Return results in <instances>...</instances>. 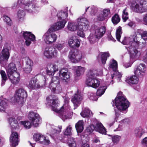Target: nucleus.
<instances>
[{
  "mask_svg": "<svg viewBox=\"0 0 147 147\" xmlns=\"http://www.w3.org/2000/svg\"><path fill=\"white\" fill-rule=\"evenodd\" d=\"M122 33V29L120 27L117 29L116 31V36L117 40L120 41L124 45H128L126 47L127 50L129 52L130 55L133 58L139 57L140 55V51H138L136 49L132 47L133 46L137 47L139 46L138 40L141 38L143 40H147V31H144L141 32V30H138L136 32L135 34L132 38L125 37L122 41H120L121 35Z\"/></svg>",
  "mask_w": 147,
  "mask_h": 147,
  "instance_id": "1",
  "label": "nucleus"
},
{
  "mask_svg": "<svg viewBox=\"0 0 147 147\" xmlns=\"http://www.w3.org/2000/svg\"><path fill=\"white\" fill-rule=\"evenodd\" d=\"M116 107L120 112L125 113L127 111V109L129 106V103L124 97L121 92H119L114 100L113 101Z\"/></svg>",
  "mask_w": 147,
  "mask_h": 147,
  "instance_id": "2",
  "label": "nucleus"
},
{
  "mask_svg": "<svg viewBox=\"0 0 147 147\" xmlns=\"http://www.w3.org/2000/svg\"><path fill=\"white\" fill-rule=\"evenodd\" d=\"M28 118L31 123L29 121H21L19 122L20 124L23 125L26 129H29L31 127V123L34 127H36L38 126L39 123L41 119L38 114L33 112H30L28 114Z\"/></svg>",
  "mask_w": 147,
  "mask_h": 147,
  "instance_id": "3",
  "label": "nucleus"
},
{
  "mask_svg": "<svg viewBox=\"0 0 147 147\" xmlns=\"http://www.w3.org/2000/svg\"><path fill=\"white\" fill-rule=\"evenodd\" d=\"M51 98V96H49L47 98V100L48 102V105L52 107V110L54 111L57 113H60L62 111V109L64 108H69V107L70 108L68 105L69 100V98H65L64 100L65 104L61 107V108L57 107L59 106V104L58 103L57 100L56 99H52Z\"/></svg>",
  "mask_w": 147,
  "mask_h": 147,
  "instance_id": "4",
  "label": "nucleus"
},
{
  "mask_svg": "<svg viewBox=\"0 0 147 147\" xmlns=\"http://www.w3.org/2000/svg\"><path fill=\"white\" fill-rule=\"evenodd\" d=\"M130 7L134 11L137 13H142L147 12V3L144 0L139 2L133 1L131 2Z\"/></svg>",
  "mask_w": 147,
  "mask_h": 147,
  "instance_id": "5",
  "label": "nucleus"
},
{
  "mask_svg": "<svg viewBox=\"0 0 147 147\" xmlns=\"http://www.w3.org/2000/svg\"><path fill=\"white\" fill-rule=\"evenodd\" d=\"M78 22V29L79 31L77 32L78 36L82 37L84 36V31L87 30L89 27V22L85 18L81 17L77 20Z\"/></svg>",
  "mask_w": 147,
  "mask_h": 147,
  "instance_id": "6",
  "label": "nucleus"
},
{
  "mask_svg": "<svg viewBox=\"0 0 147 147\" xmlns=\"http://www.w3.org/2000/svg\"><path fill=\"white\" fill-rule=\"evenodd\" d=\"M27 95L26 91L23 89L20 88L16 91L14 97L12 99L14 102L22 105L24 102Z\"/></svg>",
  "mask_w": 147,
  "mask_h": 147,
  "instance_id": "7",
  "label": "nucleus"
},
{
  "mask_svg": "<svg viewBox=\"0 0 147 147\" xmlns=\"http://www.w3.org/2000/svg\"><path fill=\"white\" fill-rule=\"evenodd\" d=\"M59 83V77L58 76H54L52 79L51 82L49 85V87L54 92L57 93H59L62 90Z\"/></svg>",
  "mask_w": 147,
  "mask_h": 147,
  "instance_id": "8",
  "label": "nucleus"
},
{
  "mask_svg": "<svg viewBox=\"0 0 147 147\" xmlns=\"http://www.w3.org/2000/svg\"><path fill=\"white\" fill-rule=\"evenodd\" d=\"M68 57L72 62L78 63L82 58V55L81 52L77 50H71L69 52Z\"/></svg>",
  "mask_w": 147,
  "mask_h": 147,
  "instance_id": "9",
  "label": "nucleus"
},
{
  "mask_svg": "<svg viewBox=\"0 0 147 147\" xmlns=\"http://www.w3.org/2000/svg\"><path fill=\"white\" fill-rule=\"evenodd\" d=\"M53 32L49 31V29L44 35L43 38L47 44H52L56 41L57 36Z\"/></svg>",
  "mask_w": 147,
  "mask_h": 147,
  "instance_id": "10",
  "label": "nucleus"
},
{
  "mask_svg": "<svg viewBox=\"0 0 147 147\" xmlns=\"http://www.w3.org/2000/svg\"><path fill=\"white\" fill-rule=\"evenodd\" d=\"M43 55L46 58L51 59L57 56L58 52L55 48L53 47H47L45 49Z\"/></svg>",
  "mask_w": 147,
  "mask_h": 147,
  "instance_id": "11",
  "label": "nucleus"
},
{
  "mask_svg": "<svg viewBox=\"0 0 147 147\" xmlns=\"http://www.w3.org/2000/svg\"><path fill=\"white\" fill-rule=\"evenodd\" d=\"M34 139L36 141L44 145H48L50 141L49 139L44 135L39 133H36L33 135Z\"/></svg>",
  "mask_w": 147,
  "mask_h": 147,
  "instance_id": "12",
  "label": "nucleus"
},
{
  "mask_svg": "<svg viewBox=\"0 0 147 147\" xmlns=\"http://www.w3.org/2000/svg\"><path fill=\"white\" fill-rule=\"evenodd\" d=\"M86 84L88 86L96 88L99 86L100 82L99 80L96 78H88Z\"/></svg>",
  "mask_w": 147,
  "mask_h": 147,
  "instance_id": "13",
  "label": "nucleus"
},
{
  "mask_svg": "<svg viewBox=\"0 0 147 147\" xmlns=\"http://www.w3.org/2000/svg\"><path fill=\"white\" fill-rule=\"evenodd\" d=\"M10 56L9 49L7 48H3L1 51V54H0V63L3 64L6 63Z\"/></svg>",
  "mask_w": 147,
  "mask_h": 147,
  "instance_id": "14",
  "label": "nucleus"
},
{
  "mask_svg": "<svg viewBox=\"0 0 147 147\" xmlns=\"http://www.w3.org/2000/svg\"><path fill=\"white\" fill-rule=\"evenodd\" d=\"M45 82H44L42 83H39L38 80L35 78H32L29 82L28 84L29 87L31 89H35L39 88L45 85Z\"/></svg>",
  "mask_w": 147,
  "mask_h": 147,
  "instance_id": "15",
  "label": "nucleus"
},
{
  "mask_svg": "<svg viewBox=\"0 0 147 147\" xmlns=\"http://www.w3.org/2000/svg\"><path fill=\"white\" fill-rule=\"evenodd\" d=\"M24 38L25 40L26 45L29 46L31 43V41H34L35 40V36L29 32H24L23 34Z\"/></svg>",
  "mask_w": 147,
  "mask_h": 147,
  "instance_id": "16",
  "label": "nucleus"
},
{
  "mask_svg": "<svg viewBox=\"0 0 147 147\" xmlns=\"http://www.w3.org/2000/svg\"><path fill=\"white\" fill-rule=\"evenodd\" d=\"M66 22V20H62L57 22L51 26L49 29V31L54 32L63 28Z\"/></svg>",
  "mask_w": 147,
  "mask_h": 147,
  "instance_id": "17",
  "label": "nucleus"
},
{
  "mask_svg": "<svg viewBox=\"0 0 147 147\" xmlns=\"http://www.w3.org/2000/svg\"><path fill=\"white\" fill-rule=\"evenodd\" d=\"M146 69V66L144 64L140 63L134 70V74L136 76L142 77L145 75Z\"/></svg>",
  "mask_w": 147,
  "mask_h": 147,
  "instance_id": "18",
  "label": "nucleus"
},
{
  "mask_svg": "<svg viewBox=\"0 0 147 147\" xmlns=\"http://www.w3.org/2000/svg\"><path fill=\"white\" fill-rule=\"evenodd\" d=\"M106 28L105 26L100 27L95 26L94 33L97 40L101 38L105 33Z\"/></svg>",
  "mask_w": 147,
  "mask_h": 147,
  "instance_id": "19",
  "label": "nucleus"
},
{
  "mask_svg": "<svg viewBox=\"0 0 147 147\" xmlns=\"http://www.w3.org/2000/svg\"><path fill=\"white\" fill-rule=\"evenodd\" d=\"M19 142L18 134L16 132H12L10 137V142L13 147H15L18 144Z\"/></svg>",
  "mask_w": 147,
  "mask_h": 147,
  "instance_id": "20",
  "label": "nucleus"
},
{
  "mask_svg": "<svg viewBox=\"0 0 147 147\" xmlns=\"http://www.w3.org/2000/svg\"><path fill=\"white\" fill-rule=\"evenodd\" d=\"M82 99V97L80 94L77 93L75 95L71 100L74 107V109H75L79 106Z\"/></svg>",
  "mask_w": 147,
  "mask_h": 147,
  "instance_id": "21",
  "label": "nucleus"
},
{
  "mask_svg": "<svg viewBox=\"0 0 147 147\" xmlns=\"http://www.w3.org/2000/svg\"><path fill=\"white\" fill-rule=\"evenodd\" d=\"M58 70L57 66L56 65L50 64L47 65V73L49 75L53 76L55 73Z\"/></svg>",
  "mask_w": 147,
  "mask_h": 147,
  "instance_id": "22",
  "label": "nucleus"
},
{
  "mask_svg": "<svg viewBox=\"0 0 147 147\" xmlns=\"http://www.w3.org/2000/svg\"><path fill=\"white\" fill-rule=\"evenodd\" d=\"M68 43L69 46L73 48L78 47L80 45V41L75 37H72L69 38L68 40Z\"/></svg>",
  "mask_w": 147,
  "mask_h": 147,
  "instance_id": "23",
  "label": "nucleus"
},
{
  "mask_svg": "<svg viewBox=\"0 0 147 147\" xmlns=\"http://www.w3.org/2000/svg\"><path fill=\"white\" fill-rule=\"evenodd\" d=\"M59 76L63 81L66 82L69 78V75L67 69H63L59 71Z\"/></svg>",
  "mask_w": 147,
  "mask_h": 147,
  "instance_id": "24",
  "label": "nucleus"
},
{
  "mask_svg": "<svg viewBox=\"0 0 147 147\" xmlns=\"http://www.w3.org/2000/svg\"><path fill=\"white\" fill-rule=\"evenodd\" d=\"M49 130L50 135L53 137L56 136L57 135L59 134L61 130L62 126L61 125H59L58 127V129H56L54 126L50 127Z\"/></svg>",
  "mask_w": 147,
  "mask_h": 147,
  "instance_id": "25",
  "label": "nucleus"
},
{
  "mask_svg": "<svg viewBox=\"0 0 147 147\" xmlns=\"http://www.w3.org/2000/svg\"><path fill=\"white\" fill-rule=\"evenodd\" d=\"M8 77L13 84H17L20 81V74L17 72H14L13 74L9 75Z\"/></svg>",
  "mask_w": 147,
  "mask_h": 147,
  "instance_id": "26",
  "label": "nucleus"
},
{
  "mask_svg": "<svg viewBox=\"0 0 147 147\" xmlns=\"http://www.w3.org/2000/svg\"><path fill=\"white\" fill-rule=\"evenodd\" d=\"M8 121L10 125L12 130L18 129L19 128V126L17 120L14 118L11 117L9 118Z\"/></svg>",
  "mask_w": 147,
  "mask_h": 147,
  "instance_id": "27",
  "label": "nucleus"
},
{
  "mask_svg": "<svg viewBox=\"0 0 147 147\" xmlns=\"http://www.w3.org/2000/svg\"><path fill=\"white\" fill-rule=\"evenodd\" d=\"M63 109L59 113H61V118L63 120L67 119L70 118L72 115L70 111V108H65L64 110L62 112Z\"/></svg>",
  "mask_w": 147,
  "mask_h": 147,
  "instance_id": "28",
  "label": "nucleus"
},
{
  "mask_svg": "<svg viewBox=\"0 0 147 147\" xmlns=\"http://www.w3.org/2000/svg\"><path fill=\"white\" fill-rule=\"evenodd\" d=\"M94 128L95 131L102 134H105L106 132L105 128L100 123H97L94 126Z\"/></svg>",
  "mask_w": 147,
  "mask_h": 147,
  "instance_id": "29",
  "label": "nucleus"
},
{
  "mask_svg": "<svg viewBox=\"0 0 147 147\" xmlns=\"http://www.w3.org/2000/svg\"><path fill=\"white\" fill-rule=\"evenodd\" d=\"M16 70L15 64L13 63H10L6 68L8 76L13 74L14 72H17Z\"/></svg>",
  "mask_w": 147,
  "mask_h": 147,
  "instance_id": "30",
  "label": "nucleus"
},
{
  "mask_svg": "<svg viewBox=\"0 0 147 147\" xmlns=\"http://www.w3.org/2000/svg\"><path fill=\"white\" fill-rule=\"evenodd\" d=\"M8 100L6 98L0 97V111H4L8 106Z\"/></svg>",
  "mask_w": 147,
  "mask_h": 147,
  "instance_id": "31",
  "label": "nucleus"
},
{
  "mask_svg": "<svg viewBox=\"0 0 147 147\" xmlns=\"http://www.w3.org/2000/svg\"><path fill=\"white\" fill-rule=\"evenodd\" d=\"M126 81L129 84H137L139 82V79L136 76L134 75L127 78Z\"/></svg>",
  "mask_w": 147,
  "mask_h": 147,
  "instance_id": "32",
  "label": "nucleus"
},
{
  "mask_svg": "<svg viewBox=\"0 0 147 147\" xmlns=\"http://www.w3.org/2000/svg\"><path fill=\"white\" fill-rule=\"evenodd\" d=\"M78 23L69 22L68 23L67 28L69 30L73 32L76 31L78 29Z\"/></svg>",
  "mask_w": 147,
  "mask_h": 147,
  "instance_id": "33",
  "label": "nucleus"
},
{
  "mask_svg": "<svg viewBox=\"0 0 147 147\" xmlns=\"http://www.w3.org/2000/svg\"><path fill=\"white\" fill-rule=\"evenodd\" d=\"M68 16L67 9L66 8L65 11H61L59 12L57 14L58 18L60 20L61 19L65 20Z\"/></svg>",
  "mask_w": 147,
  "mask_h": 147,
  "instance_id": "34",
  "label": "nucleus"
},
{
  "mask_svg": "<svg viewBox=\"0 0 147 147\" xmlns=\"http://www.w3.org/2000/svg\"><path fill=\"white\" fill-rule=\"evenodd\" d=\"M84 122L82 121H79L75 125L76 128L78 132L80 133L84 129Z\"/></svg>",
  "mask_w": 147,
  "mask_h": 147,
  "instance_id": "35",
  "label": "nucleus"
},
{
  "mask_svg": "<svg viewBox=\"0 0 147 147\" xmlns=\"http://www.w3.org/2000/svg\"><path fill=\"white\" fill-rule=\"evenodd\" d=\"M75 69L76 71V74L78 76H80L83 74L86 70L85 68L81 66H76Z\"/></svg>",
  "mask_w": 147,
  "mask_h": 147,
  "instance_id": "36",
  "label": "nucleus"
},
{
  "mask_svg": "<svg viewBox=\"0 0 147 147\" xmlns=\"http://www.w3.org/2000/svg\"><path fill=\"white\" fill-rule=\"evenodd\" d=\"M109 54L108 52H105L103 53L101 55H99L98 58L100 57L101 61L102 64H105L106 63L107 57L109 56Z\"/></svg>",
  "mask_w": 147,
  "mask_h": 147,
  "instance_id": "37",
  "label": "nucleus"
},
{
  "mask_svg": "<svg viewBox=\"0 0 147 147\" xmlns=\"http://www.w3.org/2000/svg\"><path fill=\"white\" fill-rule=\"evenodd\" d=\"M92 114V113L87 108H86L80 113L81 116L83 117H88Z\"/></svg>",
  "mask_w": 147,
  "mask_h": 147,
  "instance_id": "38",
  "label": "nucleus"
},
{
  "mask_svg": "<svg viewBox=\"0 0 147 147\" xmlns=\"http://www.w3.org/2000/svg\"><path fill=\"white\" fill-rule=\"evenodd\" d=\"M36 8L35 7V5L32 3H30L27 4L25 7V9L28 11L29 12H31L34 10Z\"/></svg>",
  "mask_w": 147,
  "mask_h": 147,
  "instance_id": "39",
  "label": "nucleus"
},
{
  "mask_svg": "<svg viewBox=\"0 0 147 147\" xmlns=\"http://www.w3.org/2000/svg\"><path fill=\"white\" fill-rule=\"evenodd\" d=\"M88 39L90 43L91 44L95 43L97 39L94 33H91L88 37Z\"/></svg>",
  "mask_w": 147,
  "mask_h": 147,
  "instance_id": "40",
  "label": "nucleus"
},
{
  "mask_svg": "<svg viewBox=\"0 0 147 147\" xmlns=\"http://www.w3.org/2000/svg\"><path fill=\"white\" fill-rule=\"evenodd\" d=\"M109 85H107V86H108ZM107 88V86H101L99 88V89L97 90L96 95L97 96H100L102 95L105 92L106 89Z\"/></svg>",
  "mask_w": 147,
  "mask_h": 147,
  "instance_id": "41",
  "label": "nucleus"
},
{
  "mask_svg": "<svg viewBox=\"0 0 147 147\" xmlns=\"http://www.w3.org/2000/svg\"><path fill=\"white\" fill-rule=\"evenodd\" d=\"M97 71L95 69L89 70L87 74L88 78H93L95 76H97Z\"/></svg>",
  "mask_w": 147,
  "mask_h": 147,
  "instance_id": "42",
  "label": "nucleus"
},
{
  "mask_svg": "<svg viewBox=\"0 0 147 147\" xmlns=\"http://www.w3.org/2000/svg\"><path fill=\"white\" fill-rule=\"evenodd\" d=\"M67 143L69 147H76V144L75 138L70 137L68 138Z\"/></svg>",
  "mask_w": 147,
  "mask_h": 147,
  "instance_id": "43",
  "label": "nucleus"
},
{
  "mask_svg": "<svg viewBox=\"0 0 147 147\" xmlns=\"http://www.w3.org/2000/svg\"><path fill=\"white\" fill-rule=\"evenodd\" d=\"M111 140L114 144H117L119 142L121 138V136L117 135H111Z\"/></svg>",
  "mask_w": 147,
  "mask_h": 147,
  "instance_id": "44",
  "label": "nucleus"
},
{
  "mask_svg": "<svg viewBox=\"0 0 147 147\" xmlns=\"http://www.w3.org/2000/svg\"><path fill=\"white\" fill-rule=\"evenodd\" d=\"M109 67L111 68L114 71H115L117 68V62L113 59L110 61Z\"/></svg>",
  "mask_w": 147,
  "mask_h": 147,
  "instance_id": "45",
  "label": "nucleus"
},
{
  "mask_svg": "<svg viewBox=\"0 0 147 147\" xmlns=\"http://www.w3.org/2000/svg\"><path fill=\"white\" fill-rule=\"evenodd\" d=\"M145 133L144 130L142 128L137 129L135 130V134L137 137L140 138Z\"/></svg>",
  "mask_w": 147,
  "mask_h": 147,
  "instance_id": "46",
  "label": "nucleus"
},
{
  "mask_svg": "<svg viewBox=\"0 0 147 147\" xmlns=\"http://www.w3.org/2000/svg\"><path fill=\"white\" fill-rule=\"evenodd\" d=\"M122 76V74L121 73L118 71H116L115 73H114L113 74L111 75V77L112 79H113V78L115 77L116 79L117 82L121 81V78Z\"/></svg>",
  "mask_w": 147,
  "mask_h": 147,
  "instance_id": "47",
  "label": "nucleus"
},
{
  "mask_svg": "<svg viewBox=\"0 0 147 147\" xmlns=\"http://www.w3.org/2000/svg\"><path fill=\"white\" fill-rule=\"evenodd\" d=\"M72 128L70 125L67 126L66 129L63 131V133L64 135L66 136H71L72 134Z\"/></svg>",
  "mask_w": 147,
  "mask_h": 147,
  "instance_id": "48",
  "label": "nucleus"
},
{
  "mask_svg": "<svg viewBox=\"0 0 147 147\" xmlns=\"http://www.w3.org/2000/svg\"><path fill=\"white\" fill-rule=\"evenodd\" d=\"M146 40H143V39L141 38L140 40H138L139 46L137 47H136L135 46H132V48L134 47L136 49L139 47L140 48H142L145 47L146 45Z\"/></svg>",
  "mask_w": 147,
  "mask_h": 147,
  "instance_id": "49",
  "label": "nucleus"
},
{
  "mask_svg": "<svg viewBox=\"0 0 147 147\" xmlns=\"http://www.w3.org/2000/svg\"><path fill=\"white\" fill-rule=\"evenodd\" d=\"M122 18L124 22H125L128 18V13L126 8H125L123 11Z\"/></svg>",
  "mask_w": 147,
  "mask_h": 147,
  "instance_id": "50",
  "label": "nucleus"
},
{
  "mask_svg": "<svg viewBox=\"0 0 147 147\" xmlns=\"http://www.w3.org/2000/svg\"><path fill=\"white\" fill-rule=\"evenodd\" d=\"M120 19L118 15L115 14L112 18V21L114 24H116L120 21Z\"/></svg>",
  "mask_w": 147,
  "mask_h": 147,
  "instance_id": "51",
  "label": "nucleus"
},
{
  "mask_svg": "<svg viewBox=\"0 0 147 147\" xmlns=\"http://www.w3.org/2000/svg\"><path fill=\"white\" fill-rule=\"evenodd\" d=\"M4 21L6 22L7 24L9 26H11L12 24V22L10 18L8 16H4L3 17Z\"/></svg>",
  "mask_w": 147,
  "mask_h": 147,
  "instance_id": "52",
  "label": "nucleus"
},
{
  "mask_svg": "<svg viewBox=\"0 0 147 147\" xmlns=\"http://www.w3.org/2000/svg\"><path fill=\"white\" fill-rule=\"evenodd\" d=\"M54 48L57 49L59 51L62 50L65 47V45L63 43H57L55 45Z\"/></svg>",
  "mask_w": 147,
  "mask_h": 147,
  "instance_id": "53",
  "label": "nucleus"
},
{
  "mask_svg": "<svg viewBox=\"0 0 147 147\" xmlns=\"http://www.w3.org/2000/svg\"><path fill=\"white\" fill-rule=\"evenodd\" d=\"M101 13L106 19L111 16L110 10L108 9H104Z\"/></svg>",
  "mask_w": 147,
  "mask_h": 147,
  "instance_id": "54",
  "label": "nucleus"
},
{
  "mask_svg": "<svg viewBox=\"0 0 147 147\" xmlns=\"http://www.w3.org/2000/svg\"><path fill=\"white\" fill-rule=\"evenodd\" d=\"M0 73L1 76V77L2 79V83L3 84L5 83V82L7 80V77L5 72L3 70H1L0 71Z\"/></svg>",
  "mask_w": 147,
  "mask_h": 147,
  "instance_id": "55",
  "label": "nucleus"
},
{
  "mask_svg": "<svg viewBox=\"0 0 147 147\" xmlns=\"http://www.w3.org/2000/svg\"><path fill=\"white\" fill-rule=\"evenodd\" d=\"M25 13L23 10H19L18 13V18L19 20L23 18L25 16Z\"/></svg>",
  "mask_w": 147,
  "mask_h": 147,
  "instance_id": "56",
  "label": "nucleus"
},
{
  "mask_svg": "<svg viewBox=\"0 0 147 147\" xmlns=\"http://www.w3.org/2000/svg\"><path fill=\"white\" fill-rule=\"evenodd\" d=\"M90 13L92 15H95L98 11L97 7L94 6L90 7Z\"/></svg>",
  "mask_w": 147,
  "mask_h": 147,
  "instance_id": "57",
  "label": "nucleus"
},
{
  "mask_svg": "<svg viewBox=\"0 0 147 147\" xmlns=\"http://www.w3.org/2000/svg\"><path fill=\"white\" fill-rule=\"evenodd\" d=\"M26 59L25 66L32 67L33 65L32 61L28 58H26Z\"/></svg>",
  "mask_w": 147,
  "mask_h": 147,
  "instance_id": "58",
  "label": "nucleus"
},
{
  "mask_svg": "<svg viewBox=\"0 0 147 147\" xmlns=\"http://www.w3.org/2000/svg\"><path fill=\"white\" fill-rule=\"evenodd\" d=\"M96 19L99 21H102L106 19V18L101 13L97 16Z\"/></svg>",
  "mask_w": 147,
  "mask_h": 147,
  "instance_id": "59",
  "label": "nucleus"
},
{
  "mask_svg": "<svg viewBox=\"0 0 147 147\" xmlns=\"http://www.w3.org/2000/svg\"><path fill=\"white\" fill-rule=\"evenodd\" d=\"M95 130L94 126L93 125H89L86 129L87 132L91 133L94 130Z\"/></svg>",
  "mask_w": 147,
  "mask_h": 147,
  "instance_id": "60",
  "label": "nucleus"
},
{
  "mask_svg": "<svg viewBox=\"0 0 147 147\" xmlns=\"http://www.w3.org/2000/svg\"><path fill=\"white\" fill-rule=\"evenodd\" d=\"M90 99L92 100H97L98 98L95 94L93 93H91L89 96Z\"/></svg>",
  "mask_w": 147,
  "mask_h": 147,
  "instance_id": "61",
  "label": "nucleus"
},
{
  "mask_svg": "<svg viewBox=\"0 0 147 147\" xmlns=\"http://www.w3.org/2000/svg\"><path fill=\"white\" fill-rule=\"evenodd\" d=\"M32 67L25 66L24 68V70L26 73H30L32 70Z\"/></svg>",
  "mask_w": 147,
  "mask_h": 147,
  "instance_id": "62",
  "label": "nucleus"
},
{
  "mask_svg": "<svg viewBox=\"0 0 147 147\" xmlns=\"http://www.w3.org/2000/svg\"><path fill=\"white\" fill-rule=\"evenodd\" d=\"M130 122V120L128 118L125 119L121 120L120 123L121 124H128Z\"/></svg>",
  "mask_w": 147,
  "mask_h": 147,
  "instance_id": "63",
  "label": "nucleus"
},
{
  "mask_svg": "<svg viewBox=\"0 0 147 147\" xmlns=\"http://www.w3.org/2000/svg\"><path fill=\"white\" fill-rule=\"evenodd\" d=\"M141 143L143 146L147 147V137L145 138L142 140Z\"/></svg>",
  "mask_w": 147,
  "mask_h": 147,
  "instance_id": "64",
  "label": "nucleus"
}]
</instances>
